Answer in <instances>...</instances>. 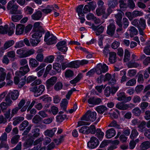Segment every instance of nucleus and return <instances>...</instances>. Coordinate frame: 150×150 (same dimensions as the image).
<instances>
[{
    "label": "nucleus",
    "mask_w": 150,
    "mask_h": 150,
    "mask_svg": "<svg viewBox=\"0 0 150 150\" xmlns=\"http://www.w3.org/2000/svg\"><path fill=\"white\" fill-rule=\"evenodd\" d=\"M117 0H108V5L110 8H113L118 4Z\"/></svg>",
    "instance_id": "5701e85b"
},
{
    "label": "nucleus",
    "mask_w": 150,
    "mask_h": 150,
    "mask_svg": "<svg viewBox=\"0 0 150 150\" xmlns=\"http://www.w3.org/2000/svg\"><path fill=\"white\" fill-rule=\"evenodd\" d=\"M68 103V101L66 99H64L62 100L60 104L61 106V107L62 109L66 111V109L67 107V105Z\"/></svg>",
    "instance_id": "4c0bfd02"
},
{
    "label": "nucleus",
    "mask_w": 150,
    "mask_h": 150,
    "mask_svg": "<svg viewBox=\"0 0 150 150\" xmlns=\"http://www.w3.org/2000/svg\"><path fill=\"white\" fill-rule=\"evenodd\" d=\"M57 78L55 76H52L46 81V86L47 88L52 86L56 82Z\"/></svg>",
    "instance_id": "6e6552de"
},
{
    "label": "nucleus",
    "mask_w": 150,
    "mask_h": 150,
    "mask_svg": "<svg viewBox=\"0 0 150 150\" xmlns=\"http://www.w3.org/2000/svg\"><path fill=\"white\" fill-rule=\"evenodd\" d=\"M108 67L105 64L102 65L101 64H98L95 69L97 74H102L103 73L106 72L108 70Z\"/></svg>",
    "instance_id": "20e7f679"
},
{
    "label": "nucleus",
    "mask_w": 150,
    "mask_h": 150,
    "mask_svg": "<svg viewBox=\"0 0 150 150\" xmlns=\"http://www.w3.org/2000/svg\"><path fill=\"white\" fill-rule=\"evenodd\" d=\"M63 86L62 83L61 82H58L54 85V89L56 91H59L62 88Z\"/></svg>",
    "instance_id": "c03bdc74"
},
{
    "label": "nucleus",
    "mask_w": 150,
    "mask_h": 150,
    "mask_svg": "<svg viewBox=\"0 0 150 150\" xmlns=\"http://www.w3.org/2000/svg\"><path fill=\"white\" fill-rule=\"evenodd\" d=\"M23 17V15H13L12 16L11 20L13 22H18Z\"/></svg>",
    "instance_id": "09e8293b"
},
{
    "label": "nucleus",
    "mask_w": 150,
    "mask_h": 150,
    "mask_svg": "<svg viewBox=\"0 0 150 150\" xmlns=\"http://www.w3.org/2000/svg\"><path fill=\"white\" fill-rule=\"evenodd\" d=\"M130 56L129 52L127 50H125V57L124 59V60L125 62H126L129 60Z\"/></svg>",
    "instance_id": "6e6d98bb"
},
{
    "label": "nucleus",
    "mask_w": 150,
    "mask_h": 150,
    "mask_svg": "<svg viewBox=\"0 0 150 150\" xmlns=\"http://www.w3.org/2000/svg\"><path fill=\"white\" fill-rule=\"evenodd\" d=\"M18 6L16 5L13 6V8L9 10L10 13L11 14H20L21 12L20 10H18Z\"/></svg>",
    "instance_id": "412c9836"
},
{
    "label": "nucleus",
    "mask_w": 150,
    "mask_h": 150,
    "mask_svg": "<svg viewBox=\"0 0 150 150\" xmlns=\"http://www.w3.org/2000/svg\"><path fill=\"white\" fill-rule=\"evenodd\" d=\"M136 81L135 79H132L129 80L126 83L127 86H133L136 83Z\"/></svg>",
    "instance_id": "de8ad7c7"
},
{
    "label": "nucleus",
    "mask_w": 150,
    "mask_h": 150,
    "mask_svg": "<svg viewBox=\"0 0 150 150\" xmlns=\"http://www.w3.org/2000/svg\"><path fill=\"white\" fill-rule=\"evenodd\" d=\"M66 42L64 41L59 42L56 45L58 49L62 52H66L67 50V47H66Z\"/></svg>",
    "instance_id": "423d86ee"
},
{
    "label": "nucleus",
    "mask_w": 150,
    "mask_h": 150,
    "mask_svg": "<svg viewBox=\"0 0 150 150\" xmlns=\"http://www.w3.org/2000/svg\"><path fill=\"white\" fill-rule=\"evenodd\" d=\"M35 58L38 62H42L43 60V55L42 53H39L36 56Z\"/></svg>",
    "instance_id": "0e129e2a"
},
{
    "label": "nucleus",
    "mask_w": 150,
    "mask_h": 150,
    "mask_svg": "<svg viewBox=\"0 0 150 150\" xmlns=\"http://www.w3.org/2000/svg\"><path fill=\"white\" fill-rule=\"evenodd\" d=\"M42 120V117L38 115H35L32 119L33 122L35 124H38Z\"/></svg>",
    "instance_id": "c9c22d12"
},
{
    "label": "nucleus",
    "mask_w": 150,
    "mask_h": 150,
    "mask_svg": "<svg viewBox=\"0 0 150 150\" xmlns=\"http://www.w3.org/2000/svg\"><path fill=\"white\" fill-rule=\"evenodd\" d=\"M115 30V26L114 23H110L108 26L107 30V33L110 36H112L113 35Z\"/></svg>",
    "instance_id": "0eeeda50"
},
{
    "label": "nucleus",
    "mask_w": 150,
    "mask_h": 150,
    "mask_svg": "<svg viewBox=\"0 0 150 150\" xmlns=\"http://www.w3.org/2000/svg\"><path fill=\"white\" fill-rule=\"evenodd\" d=\"M34 9L32 7L29 6H27L24 9V11L25 13L28 15L32 14L33 11Z\"/></svg>",
    "instance_id": "ea45409f"
},
{
    "label": "nucleus",
    "mask_w": 150,
    "mask_h": 150,
    "mask_svg": "<svg viewBox=\"0 0 150 150\" xmlns=\"http://www.w3.org/2000/svg\"><path fill=\"white\" fill-rule=\"evenodd\" d=\"M69 67L77 68L79 67V63L78 60L71 62L69 63Z\"/></svg>",
    "instance_id": "c756f323"
},
{
    "label": "nucleus",
    "mask_w": 150,
    "mask_h": 150,
    "mask_svg": "<svg viewBox=\"0 0 150 150\" xmlns=\"http://www.w3.org/2000/svg\"><path fill=\"white\" fill-rule=\"evenodd\" d=\"M83 6V5H79L76 8V11L78 13V14L79 17L84 16L83 12H82V9Z\"/></svg>",
    "instance_id": "2f4dec72"
},
{
    "label": "nucleus",
    "mask_w": 150,
    "mask_h": 150,
    "mask_svg": "<svg viewBox=\"0 0 150 150\" xmlns=\"http://www.w3.org/2000/svg\"><path fill=\"white\" fill-rule=\"evenodd\" d=\"M25 26L24 25L19 24L16 27V34L18 35L22 34L24 31Z\"/></svg>",
    "instance_id": "1a4fd4ad"
},
{
    "label": "nucleus",
    "mask_w": 150,
    "mask_h": 150,
    "mask_svg": "<svg viewBox=\"0 0 150 150\" xmlns=\"http://www.w3.org/2000/svg\"><path fill=\"white\" fill-rule=\"evenodd\" d=\"M42 13L40 11H38L33 13L31 16L32 19L34 20L38 21L42 17Z\"/></svg>",
    "instance_id": "f8f14e48"
},
{
    "label": "nucleus",
    "mask_w": 150,
    "mask_h": 150,
    "mask_svg": "<svg viewBox=\"0 0 150 150\" xmlns=\"http://www.w3.org/2000/svg\"><path fill=\"white\" fill-rule=\"evenodd\" d=\"M40 129L38 128H35L32 130V132L33 134V137L36 138L40 135Z\"/></svg>",
    "instance_id": "37998d69"
},
{
    "label": "nucleus",
    "mask_w": 150,
    "mask_h": 150,
    "mask_svg": "<svg viewBox=\"0 0 150 150\" xmlns=\"http://www.w3.org/2000/svg\"><path fill=\"white\" fill-rule=\"evenodd\" d=\"M30 69L28 64L21 67L20 68L19 75L24 76L30 71Z\"/></svg>",
    "instance_id": "ddd939ff"
},
{
    "label": "nucleus",
    "mask_w": 150,
    "mask_h": 150,
    "mask_svg": "<svg viewBox=\"0 0 150 150\" xmlns=\"http://www.w3.org/2000/svg\"><path fill=\"white\" fill-rule=\"evenodd\" d=\"M47 45H52L56 42V38L54 36L51 37L46 42Z\"/></svg>",
    "instance_id": "79ce46f5"
},
{
    "label": "nucleus",
    "mask_w": 150,
    "mask_h": 150,
    "mask_svg": "<svg viewBox=\"0 0 150 150\" xmlns=\"http://www.w3.org/2000/svg\"><path fill=\"white\" fill-rule=\"evenodd\" d=\"M132 112L136 116H139L141 114V110L138 107L134 108L132 110Z\"/></svg>",
    "instance_id": "13d9d810"
},
{
    "label": "nucleus",
    "mask_w": 150,
    "mask_h": 150,
    "mask_svg": "<svg viewBox=\"0 0 150 150\" xmlns=\"http://www.w3.org/2000/svg\"><path fill=\"white\" fill-rule=\"evenodd\" d=\"M138 133L137 130L134 129L132 130L131 134L130 135V137L132 140L134 139L138 135Z\"/></svg>",
    "instance_id": "052dcab7"
},
{
    "label": "nucleus",
    "mask_w": 150,
    "mask_h": 150,
    "mask_svg": "<svg viewBox=\"0 0 150 150\" xmlns=\"http://www.w3.org/2000/svg\"><path fill=\"white\" fill-rule=\"evenodd\" d=\"M119 3L120 4V8L122 10H123L124 8L127 7V4L124 0H120L119 1Z\"/></svg>",
    "instance_id": "3c124183"
},
{
    "label": "nucleus",
    "mask_w": 150,
    "mask_h": 150,
    "mask_svg": "<svg viewBox=\"0 0 150 150\" xmlns=\"http://www.w3.org/2000/svg\"><path fill=\"white\" fill-rule=\"evenodd\" d=\"M24 120V118L22 117H18L13 119L14 121L13 122V124L14 125H16L19 123Z\"/></svg>",
    "instance_id": "72a5a7b5"
},
{
    "label": "nucleus",
    "mask_w": 150,
    "mask_h": 150,
    "mask_svg": "<svg viewBox=\"0 0 150 150\" xmlns=\"http://www.w3.org/2000/svg\"><path fill=\"white\" fill-rule=\"evenodd\" d=\"M10 95H7L5 99V100L6 102V103L8 106H11L12 103H13L12 101L10 98Z\"/></svg>",
    "instance_id": "e2e57ef3"
},
{
    "label": "nucleus",
    "mask_w": 150,
    "mask_h": 150,
    "mask_svg": "<svg viewBox=\"0 0 150 150\" xmlns=\"http://www.w3.org/2000/svg\"><path fill=\"white\" fill-rule=\"evenodd\" d=\"M30 41L32 45L34 46L37 45L40 42V40H39L33 39L31 38L30 39Z\"/></svg>",
    "instance_id": "680f3d73"
},
{
    "label": "nucleus",
    "mask_w": 150,
    "mask_h": 150,
    "mask_svg": "<svg viewBox=\"0 0 150 150\" xmlns=\"http://www.w3.org/2000/svg\"><path fill=\"white\" fill-rule=\"evenodd\" d=\"M140 64V62H135L132 61L129 62L127 64V66L129 68L137 67Z\"/></svg>",
    "instance_id": "cd10ccee"
},
{
    "label": "nucleus",
    "mask_w": 150,
    "mask_h": 150,
    "mask_svg": "<svg viewBox=\"0 0 150 150\" xmlns=\"http://www.w3.org/2000/svg\"><path fill=\"white\" fill-rule=\"evenodd\" d=\"M29 122L27 120L24 121L20 125L19 129L20 131H23L25 127L29 125Z\"/></svg>",
    "instance_id": "e433bc0d"
},
{
    "label": "nucleus",
    "mask_w": 150,
    "mask_h": 150,
    "mask_svg": "<svg viewBox=\"0 0 150 150\" xmlns=\"http://www.w3.org/2000/svg\"><path fill=\"white\" fill-rule=\"evenodd\" d=\"M105 8L104 7H98L96 10V13L98 16H100L105 13Z\"/></svg>",
    "instance_id": "c85d7f7f"
},
{
    "label": "nucleus",
    "mask_w": 150,
    "mask_h": 150,
    "mask_svg": "<svg viewBox=\"0 0 150 150\" xmlns=\"http://www.w3.org/2000/svg\"><path fill=\"white\" fill-rule=\"evenodd\" d=\"M24 46L23 41V40L20 41L16 44L14 47L16 48H18Z\"/></svg>",
    "instance_id": "774afa93"
},
{
    "label": "nucleus",
    "mask_w": 150,
    "mask_h": 150,
    "mask_svg": "<svg viewBox=\"0 0 150 150\" xmlns=\"http://www.w3.org/2000/svg\"><path fill=\"white\" fill-rule=\"evenodd\" d=\"M29 64L30 67L35 68L38 67L39 63L36 59L31 58L29 60Z\"/></svg>",
    "instance_id": "f3484780"
},
{
    "label": "nucleus",
    "mask_w": 150,
    "mask_h": 150,
    "mask_svg": "<svg viewBox=\"0 0 150 150\" xmlns=\"http://www.w3.org/2000/svg\"><path fill=\"white\" fill-rule=\"evenodd\" d=\"M82 74H79L75 78L70 81V83L72 84L76 83L80 81L82 78Z\"/></svg>",
    "instance_id": "58836bf2"
},
{
    "label": "nucleus",
    "mask_w": 150,
    "mask_h": 150,
    "mask_svg": "<svg viewBox=\"0 0 150 150\" xmlns=\"http://www.w3.org/2000/svg\"><path fill=\"white\" fill-rule=\"evenodd\" d=\"M101 102L100 98H95L94 97H91L89 98L88 102L90 104L96 105L99 104Z\"/></svg>",
    "instance_id": "9b49d317"
},
{
    "label": "nucleus",
    "mask_w": 150,
    "mask_h": 150,
    "mask_svg": "<svg viewBox=\"0 0 150 150\" xmlns=\"http://www.w3.org/2000/svg\"><path fill=\"white\" fill-rule=\"evenodd\" d=\"M14 43V41L13 40L7 41L4 43L3 47L2 48L6 50L13 45Z\"/></svg>",
    "instance_id": "6ab92c4d"
},
{
    "label": "nucleus",
    "mask_w": 150,
    "mask_h": 150,
    "mask_svg": "<svg viewBox=\"0 0 150 150\" xmlns=\"http://www.w3.org/2000/svg\"><path fill=\"white\" fill-rule=\"evenodd\" d=\"M8 95H10L11 99L13 100H16L19 95V93L18 90H13L8 93Z\"/></svg>",
    "instance_id": "2eb2a0df"
},
{
    "label": "nucleus",
    "mask_w": 150,
    "mask_h": 150,
    "mask_svg": "<svg viewBox=\"0 0 150 150\" xmlns=\"http://www.w3.org/2000/svg\"><path fill=\"white\" fill-rule=\"evenodd\" d=\"M45 89L44 86L42 85L32 87L30 88V91L34 93V95L35 97H38L41 95Z\"/></svg>",
    "instance_id": "7ed1b4c3"
},
{
    "label": "nucleus",
    "mask_w": 150,
    "mask_h": 150,
    "mask_svg": "<svg viewBox=\"0 0 150 150\" xmlns=\"http://www.w3.org/2000/svg\"><path fill=\"white\" fill-rule=\"evenodd\" d=\"M111 93V88L110 86L107 87L104 91V94L106 96H109Z\"/></svg>",
    "instance_id": "bf43d9fd"
},
{
    "label": "nucleus",
    "mask_w": 150,
    "mask_h": 150,
    "mask_svg": "<svg viewBox=\"0 0 150 150\" xmlns=\"http://www.w3.org/2000/svg\"><path fill=\"white\" fill-rule=\"evenodd\" d=\"M53 69H54L57 73H59L61 71V64L57 63H55L53 64Z\"/></svg>",
    "instance_id": "f704fd0d"
},
{
    "label": "nucleus",
    "mask_w": 150,
    "mask_h": 150,
    "mask_svg": "<svg viewBox=\"0 0 150 150\" xmlns=\"http://www.w3.org/2000/svg\"><path fill=\"white\" fill-rule=\"evenodd\" d=\"M116 18L115 22L119 27L117 28L116 31L118 34H120L124 33V31L122 28V15L121 13L118 12L115 15Z\"/></svg>",
    "instance_id": "f257e3e1"
},
{
    "label": "nucleus",
    "mask_w": 150,
    "mask_h": 150,
    "mask_svg": "<svg viewBox=\"0 0 150 150\" xmlns=\"http://www.w3.org/2000/svg\"><path fill=\"white\" fill-rule=\"evenodd\" d=\"M129 35L131 38L133 37L134 35H136L138 33V30L134 27L132 26L130 27L129 29Z\"/></svg>",
    "instance_id": "4be33fe9"
},
{
    "label": "nucleus",
    "mask_w": 150,
    "mask_h": 150,
    "mask_svg": "<svg viewBox=\"0 0 150 150\" xmlns=\"http://www.w3.org/2000/svg\"><path fill=\"white\" fill-rule=\"evenodd\" d=\"M26 51L23 49H21L18 50L16 51V53L19 55L20 58L25 57Z\"/></svg>",
    "instance_id": "7c9ffc66"
},
{
    "label": "nucleus",
    "mask_w": 150,
    "mask_h": 150,
    "mask_svg": "<svg viewBox=\"0 0 150 150\" xmlns=\"http://www.w3.org/2000/svg\"><path fill=\"white\" fill-rule=\"evenodd\" d=\"M117 99L119 101L123 100L125 98V93L124 92H119L117 93Z\"/></svg>",
    "instance_id": "a19ab883"
},
{
    "label": "nucleus",
    "mask_w": 150,
    "mask_h": 150,
    "mask_svg": "<svg viewBox=\"0 0 150 150\" xmlns=\"http://www.w3.org/2000/svg\"><path fill=\"white\" fill-rule=\"evenodd\" d=\"M41 22H38L35 23L34 24V28L36 29L37 30H40L41 29H43L42 27L40 26Z\"/></svg>",
    "instance_id": "338daca9"
},
{
    "label": "nucleus",
    "mask_w": 150,
    "mask_h": 150,
    "mask_svg": "<svg viewBox=\"0 0 150 150\" xmlns=\"http://www.w3.org/2000/svg\"><path fill=\"white\" fill-rule=\"evenodd\" d=\"M67 116L65 115H59L56 117V120L58 122H61Z\"/></svg>",
    "instance_id": "49530a36"
},
{
    "label": "nucleus",
    "mask_w": 150,
    "mask_h": 150,
    "mask_svg": "<svg viewBox=\"0 0 150 150\" xmlns=\"http://www.w3.org/2000/svg\"><path fill=\"white\" fill-rule=\"evenodd\" d=\"M79 132L81 133L85 134H88L91 132L89 127L86 126H84L81 127L79 130Z\"/></svg>",
    "instance_id": "a878e982"
},
{
    "label": "nucleus",
    "mask_w": 150,
    "mask_h": 150,
    "mask_svg": "<svg viewBox=\"0 0 150 150\" xmlns=\"http://www.w3.org/2000/svg\"><path fill=\"white\" fill-rule=\"evenodd\" d=\"M150 147V143L149 141L144 142L141 144V150H145Z\"/></svg>",
    "instance_id": "473e14b6"
},
{
    "label": "nucleus",
    "mask_w": 150,
    "mask_h": 150,
    "mask_svg": "<svg viewBox=\"0 0 150 150\" xmlns=\"http://www.w3.org/2000/svg\"><path fill=\"white\" fill-rule=\"evenodd\" d=\"M98 26H93V29L94 30H96V35H99L102 33L104 30V28L102 26H100L99 27Z\"/></svg>",
    "instance_id": "aec40b11"
},
{
    "label": "nucleus",
    "mask_w": 150,
    "mask_h": 150,
    "mask_svg": "<svg viewBox=\"0 0 150 150\" xmlns=\"http://www.w3.org/2000/svg\"><path fill=\"white\" fill-rule=\"evenodd\" d=\"M44 33V30L43 29H41L40 30H37L32 35L33 38L36 39V40H39V38L42 36V34Z\"/></svg>",
    "instance_id": "9d476101"
},
{
    "label": "nucleus",
    "mask_w": 150,
    "mask_h": 150,
    "mask_svg": "<svg viewBox=\"0 0 150 150\" xmlns=\"http://www.w3.org/2000/svg\"><path fill=\"white\" fill-rule=\"evenodd\" d=\"M20 137V136L18 135H16L13 136L11 140V143L12 144H16L18 141V139Z\"/></svg>",
    "instance_id": "603ef678"
},
{
    "label": "nucleus",
    "mask_w": 150,
    "mask_h": 150,
    "mask_svg": "<svg viewBox=\"0 0 150 150\" xmlns=\"http://www.w3.org/2000/svg\"><path fill=\"white\" fill-rule=\"evenodd\" d=\"M109 62L111 63H115L116 61V53L115 52H110L109 53Z\"/></svg>",
    "instance_id": "b1692460"
},
{
    "label": "nucleus",
    "mask_w": 150,
    "mask_h": 150,
    "mask_svg": "<svg viewBox=\"0 0 150 150\" xmlns=\"http://www.w3.org/2000/svg\"><path fill=\"white\" fill-rule=\"evenodd\" d=\"M115 134V130L113 128H112L106 131L105 136L107 138L110 139L113 137Z\"/></svg>",
    "instance_id": "dca6fc26"
},
{
    "label": "nucleus",
    "mask_w": 150,
    "mask_h": 150,
    "mask_svg": "<svg viewBox=\"0 0 150 150\" xmlns=\"http://www.w3.org/2000/svg\"><path fill=\"white\" fill-rule=\"evenodd\" d=\"M132 24L135 26L137 27L139 30V33L141 31V28H140V21H139L137 19H135L132 22Z\"/></svg>",
    "instance_id": "864d4df0"
},
{
    "label": "nucleus",
    "mask_w": 150,
    "mask_h": 150,
    "mask_svg": "<svg viewBox=\"0 0 150 150\" xmlns=\"http://www.w3.org/2000/svg\"><path fill=\"white\" fill-rule=\"evenodd\" d=\"M37 77L36 76H30L27 77L26 79L27 83H31L32 81L36 79Z\"/></svg>",
    "instance_id": "69168bd1"
},
{
    "label": "nucleus",
    "mask_w": 150,
    "mask_h": 150,
    "mask_svg": "<svg viewBox=\"0 0 150 150\" xmlns=\"http://www.w3.org/2000/svg\"><path fill=\"white\" fill-rule=\"evenodd\" d=\"M96 113L88 110L81 117V120L88 121L90 120L91 122L95 121L96 119Z\"/></svg>",
    "instance_id": "f03ea898"
},
{
    "label": "nucleus",
    "mask_w": 150,
    "mask_h": 150,
    "mask_svg": "<svg viewBox=\"0 0 150 150\" xmlns=\"http://www.w3.org/2000/svg\"><path fill=\"white\" fill-rule=\"evenodd\" d=\"M54 57L53 55H50L46 57L44 60V62L46 63H51L53 62Z\"/></svg>",
    "instance_id": "8fccbe9b"
},
{
    "label": "nucleus",
    "mask_w": 150,
    "mask_h": 150,
    "mask_svg": "<svg viewBox=\"0 0 150 150\" xmlns=\"http://www.w3.org/2000/svg\"><path fill=\"white\" fill-rule=\"evenodd\" d=\"M96 135L100 139L103 137L104 133L101 131L100 129H97L96 130Z\"/></svg>",
    "instance_id": "5fc2aeb1"
},
{
    "label": "nucleus",
    "mask_w": 150,
    "mask_h": 150,
    "mask_svg": "<svg viewBox=\"0 0 150 150\" xmlns=\"http://www.w3.org/2000/svg\"><path fill=\"white\" fill-rule=\"evenodd\" d=\"M96 110L99 113L102 114L107 110V108L103 105L98 106L96 108Z\"/></svg>",
    "instance_id": "393cba45"
},
{
    "label": "nucleus",
    "mask_w": 150,
    "mask_h": 150,
    "mask_svg": "<svg viewBox=\"0 0 150 150\" xmlns=\"http://www.w3.org/2000/svg\"><path fill=\"white\" fill-rule=\"evenodd\" d=\"M57 129L54 128L52 129H47L44 132V135L50 137H52L54 134L55 132L56 131Z\"/></svg>",
    "instance_id": "4468645a"
},
{
    "label": "nucleus",
    "mask_w": 150,
    "mask_h": 150,
    "mask_svg": "<svg viewBox=\"0 0 150 150\" xmlns=\"http://www.w3.org/2000/svg\"><path fill=\"white\" fill-rule=\"evenodd\" d=\"M128 106L127 104H125L123 103L119 102L116 105V107L120 110H125L128 109Z\"/></svg>",
    "instance_id": "a211bd4d"
},
{
    "label": "nucleus",
    "mask_w": 150,
    "mask_h": 150,
    "mask_svg": "<svg viewBox=\"0 0 150 150\" xmlns=\"http://www.w3.org/2000/svg\"><path fill=\"white\" fill-rule=\"evenodd\" d=\"M123 29L126 28L129 25V22L128 20L126 18H123L122 19Z\"/></svg>",
    "instance_id": "4d7b16f0"
},
{
    "label": "nucleus",
    "mask_w": 150,
    "mask_h": 150,
    "mask_svg": "<svg viewBox=\"0 0 150 150\" xmlns=\"http://www.w3.org/2000/svg\"><path fill=\"white\" fill-rule=\"evenodd\" d=\"M98 144V139L95 137H92L90 140L87 143L88 146L91 149H93L96 147Z\"/></svg>",
    "instance_id": "39448f33"
},
{
    "label": "nucleus",
    "mask_w": 150,
    "mask_h": 150,
    "mask_svg": "<svg viewBox=\"0 0 150 150\" xmlns=\"http://www.w3.org/2000/svg\"><path fill=\"white\" fill-rule=\"evenodd\" d=\"M8 25H6L4 27L0 26V33L3 34H6L8 32Z\"/></svg>",
    "instance_id": "a18cd8bd"
},
{
    "label": "nucleus",
    "mask_w": 150,
    "mask_h": 150,
    "mask_svg": "<svg viewBox=\"0 0 150 150\" xmlns=\"http://www.w3.org/2000/svg\"><path fill=\"white\" fill-rule=\"evenodd\" d=\"M6 73L5 69L3 68H0V82L3 81L5 79Z\"/></svg>",
    "instance_id": "bb28decb"
}]
</instances>
